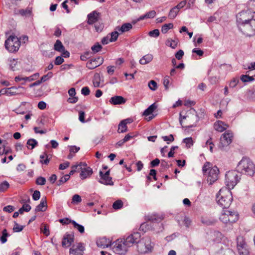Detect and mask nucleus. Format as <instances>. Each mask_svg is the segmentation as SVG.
I'll use <instances>...</instances> for the list:
<instances>
[{
  "mask_svg": "<svg viewBox=\"0 0 255 255\" xmlns=\"http://www.w3.org/2000/svg\"><path fill=\"white\" fill-rule=\"evenodd\" d=\"M72 224L75 229H77L81 234H83L85 232L84 227L81 225L78 224L75 221H72Z\"/></svg>",
  "mask_w": 255,
  "mask_h": 255,
  "instance_id": "nucleus-33",
  "label": "nucleus"
},
{
  "mask_svg": "<svg viewBox=\"0 0 255 255\" xmlns=\"http://www.w3.org/2000/svg\"><path fill=\"white\" fill-rule=\"evenodd\" d=\"M229 127L228 125L221 121H218L214 123L215 129L219 132H223Z\"/></svg>",
  "mask_w": 255,
  "mask_h": 255,
  "instance_id": "nucleus-18",
  "label": "nucleus"
},
{
  "mask_svg": "<svg viewBox=\"0 0 255 255\" xmlns=\"http://www.w3.org/2000/svg\"><path fill=\"white\" fill-rule=\"evenodd\" d=\"M9 236L7 233L6 229H4L2 231V236L0 237V241L2 244L5 243L7 241V237Z\"/></svg>",
  "mask_w": 255,
  "mask_h": 255,
  "instance_id": "nucleus-41",
  "label": "nucleus"
},
{
  "mask_svg": "<svg viewBox=\"0 0 255 255\" xmlns=\"http://www.w3.org/2000/svg\"><path fill=\"white\" fill-rule=\"evenodd\" d=\"M17 89L18 88L16 87H11L10 88H9L8 96H12L17 94Z\"/></svg>",
  "mask_w": 255,
  "mask_h": 255,
  "instance_id": "nucleus-54",
  "label": "nucleus"
},
{
  "mask_svg": "<svg viewBox=\"0 0 255 255\" xmlns=\"http://www.w3.org/2000/svg\"><path fill=\"white\" fill-rule=\"evenodd\" d=\"M93 84L95 87L97 88L100 87V76L99 74L96 73L95 74L93 80Z\"/></svg>",
  "mask_w": 255,
  "mask_h": 255,
  "instance_id": "nucleus-32",
  "label": "nucleus"
},
{
  "mask_svg": "<svg viewBox=\"0 0 255 255\" xmlns=\"http://www.w3.org/2000/svg\"><path fill=\"white\" fill-rule=\"evenodd\" d=\"M9 187V183L4 181L0 184V192H3L5 191Z\"/></svg>",
  "mask_w": 255,
  "mask_h": 255,
  "instance_id": "nucleus-45",
  "label": "nucleus"
},
{
  "mask_svg": "<svg viewBox=\"0 0 255 255\" xmlns=\"http://www.w3.org/2000/svg\"><path fill=\"white\" fill-rule=\"evenodd\" d=\"M74 241L73 235L67 234L63 238L62 241V246L63 247H68L71 246L72 242Z\"/></svg>",
  "mask_w": 255,
  "mask_h": 255,
  "instance_id": "nucleus-19",
  "label": "nucleus"
},
{
  "mask_svg": "<svg viewBox=\"0 0 255 255\" xmlns=\"http://www.w3.org/2000/svg\"><path fill=\"white\" fill-rule=\"evenodd\" d=\"M156 108L157 106L155 103H153L144 111L143 115L145 116H149L151 114Z\"/></svg>",
  "mask_w": 255,
  "mask_h": 255,
  "instance_id": "nucleus-29",
  "label": "nucleus"
},
{
  "mask_svg": "<svg viewBox=\"0 0 255 255\" xmlns=\"http://www.w3.org/2000/svg\"><path fill=\"white\" fill-rule=\"evenodd\" d=\"M238 26L246 36H251L255 34V19Z\"/></svg>",
  "mask_w": 255,
  "mask_h": 255,
  "instance_id": "nucleus-9",
  "label": "nucleus"
},
{
  "mask_svg": "<svg viewBox=\"0 0 255 255\" xmlns=\"http://www.w3.org/2000/svg\"><path fill=\"white\" fill-rule=\"evenodd\" d=\"M169 76H166L163 79V84L166 90L168 89V85L170 83L169 82Z\"/></svg>",
  "mask_w": 255,
  "mask_h": 255,
  "instance_id": "nucleus-60",
  "label": "nucleus"
},
{
  "mask_svg": "<svg viewBox=\"0 0 255 255\" xmlns=\"http://www.w3.org/2000/svg\"><path fill=\"white\" fill-rule=\"evenodd\" d=\"M237 249L240 255H249V252L247 245L244 247H239Z\"/></svg>",
  "mask_w": 255,
  "mask_h": 255,
  "instance_id": "nucleus-35",
  "label": "nucleus"
},
{
  "mask_svg": "<svg viewBox=\"0 0 255 255\" xmlns=\"http://www.w3.org/2000/svg\"><path fill=\"white\" fill-rule=\"evenodd\" d=\"M148 87L152 91H155L157 88V84L154 80H151L148 83Z\"/></svg>",
  "mask_w": 255,
  "mask_h": 255,
  "instance_id": "nucleus-52",
  "label": "nucleus"
},
{
  "mask_svg": "<svg viewBox=\"0 0 255 255\" xmlns=\"http://www.w3.org/2000/svg\"><path fill=\"white\" fill-rule=\"evenodd\" d=\"M254 13L255 12L249 8L239 12L236 16L238 26L249 22L252 20H255L254 19Z\"/></svg>",
  "mask_w": 255,
  "mask_h": 255,
  "instance_id": "nucleus-7",
  "label": "nucleus"
},
{
  "mask_svg": "<svg viewBox=\"0 0 255 255\" xmlns=\"http://www.w3.org/2000/svg\"><path fill=\"white\" fill-rule=\"evenodd\" d=\"M162 138L164 141H167L168 144H169L170 142H172L174 140L172 134H170L169 136H163Z\"/></svg>",
  "mask_w": 255,
  "mask_h": 255,
  "instance_id": "nucleus-58",
  "label": "nucleus"
},
{
  "mask_svg": "<svg viewBox=\"0 0 255 255\" xmlns=\"http://www.w3.org/2000/svg\"><path fill=\"white\" fill-rule=\"evenodd\" d=\"M179 10L175 6L171 8L169 12L168 17L171 19H174L177 15Z\"/></svg>",
  "mask_w": 255,
  "mask_h": 255,
  "instance_id": "nucleus-38",
  "label": "nucleus"
},
{
  "mask_svg": "<svg viewBox=\"0 0 255 255\" xmlns=\"http://www.w3.org/2000/svg\"><path fill=\"white\" fill-rule=\"evenodd\" d=\"M53 76V74L52 72H48L46 75H43L40 79V81L41 83L47 81L49 78H51Z\"/></svg>",
  "mask_w": 255,
  "mask_h": 255,
  "instance_id": "nucleus-55",
  "label": "nucleus"
},
{
  "mask_svg": "<svg viewBox=\"0 0 255 255\" xmlns=\"http://www.w3.org/2000/svg\"><path fill=\"white\" fill-rule=\"evenodd\" d=\"M127 131V126L125 123V121H121L119 125L118 131L119 133L125 132Z\"/></svg>",
  "mask_w": 255,
  "mask_h": 255,
  "instance_id": "nucleus-36",
  "label": "nucleus"
},
{
  "mask_svg": "<svg viewBox=\"0 0 255 255\" xmlns=\"http://www.w3.org/2000/svg\"><path fill=\"white\" fill-rule=\"evenodd\" d=\"M14 210V207L11 205H8L3 208V211L8 213H11Z\"/></svg>",
  "mask_w": 255,
  "mask_h": 255,
  "instance_id": "nucleus-64",
  "label": "nucleus"
},
{
  "mask_svg": "<svg viewBox=\"0 0 255 255\" xmlns=\"http://www.w3.org/2000/svg\"><path fill=\"white\" fill-rule=\"evenodd\" d=\"M178 42L176 40H172L171 39H168L166 41V45L170 47L173 49H175L177 46Z\"/></svg>",
  "mask_w": 255,
  "mask_h": 255,
  "instance_id": "nucleus-34",
  "label": "nucleus"
},
{
  "mask_svg": "<svg viewBox=\"0 0 255 255\" xmlns=\"http://www.w3.org/2000/svg\"><path fill=\"white\" fill-rule=\"evenodd\" d=\"M101 179L99 181L100 183L107 185H113L114 182L112 181V178L111 176H104L100 175Z\"/></svg>",
  "mask_w": 255,
  "mask_h": 255,
  "instance_id": "nucleus-24",
  "label": "nucleus"
},
{
  "mask_svg": "<svg viewBox=\"0 0 255 255\" xmlns=\"http://www.w3.org/2000/svg\"><path fill=\"white\" fill-rule=\"evenodd\" d=\"M47 208V203L46 201V199L42 198L40 201V203L39 205H38L35 209V212H44L46 211Z\"/></svg>",
  "mask_w": 255,
  "mask_h": 255,
  "instance_id": "nucleus-23",
  "label": "nucleus"
},
{
  "mask_svg": "<svg viewBox=\"0 0 255 255\" xmlns=\"http://www.w3.org/2000/svg\"><path fill=\"white\" fill-rule=\"evenodd\" d=\"M26 144L28 149H32L38 145V142L33 138H30L27 141Z\"/></svg>",
  "mask_w": 255,
  "mask_h": 255,
  "instance_id": "nucleus-31",
  "label": "nucleus"
},
{
  "mask_svg": "<svg viewBox=\"0 0 255 255\" xmlns=\"http://www.w3.org/2000/svg\"><path fill=\"white\" fill-rule=\"evenodd\" d=\"M199 121V116L193 108H191L186 114L182 116L180 114L179 122L182 128H191L195 127Z\"/></svg>",
  "mask_w": 255,
  "mask_h": 255,
  "instance_id": "nucleus-2",
  "label": "nucleus"
},
{
  "mask_svg": "<svg viewBox=\"0 0 255 255\" xmlns=\"http://www.w3.org/2000/svg\"><path fill=\"white\" fill-rule=\"evenodd\" d=\"M123 205V202L121 200H117L115 201L113 204V208L114 209H120Z\"/></svg>",
  "mask_w": 255,
  "mask_h": 255,
  "instance_id": "nucleus-49",
  "label": "nucleus"
},
{
  "mask_svg": "<svg viewBox=\"0 0 255 255\" xmlns=\"http://www.w3.org/2000/svg\"><path fill=\"white\" fill-rule=\"evenodd\" d=\"M102 48V47L101 45H100L99 43H97L91 47V49L94 53L99 52Z\"/></svg>",
  "mask_w": 255,
  "mask_h": 255,
  "instance_id": "nucleus-50",
  "label": "nucleus"
},
{
  "mask_svg": "<svg viewBox=\"0 0 255 255\" xmlns=\"http://www.w3.org/2000/svg\"><path fill=\"white\" fill-rule=\"evenodd\" d=\"M92 173L93 170L91 167H81V173L80 174V177L82 179H85L88 177L90 176L92 174Z\"/></svg>",
  "mask_w": 255,
  "mask_h": 255,
  "instance_id": "nucleus-16",
  "label": "nucleus"
},
{
  "mask_svg": "<svg viewBox=\"0 0 255 255\" xmlns=\"http://www.w3.org/2000/svg\"><path fill=\"white\" fill-rule=\"evenodd\" d=\"M99 13L96 11H94L88 15V20L87 23L89 24H93L98 21V16Z\"/></svg>",
  "mask_w": 255,
  "mask_h": 255,
  "instance_id": "nucleus-21",
  "label": "nucleus"
},
{
  "mask_svg": "<svg viewBox=\"0 0 255 255\" xmlns=\"http://www.w3.org/2000/svg\"><path fill=\"white\" fill-rule=\"evenodd\" d=\"M249 9L255 13V0H250L248 3Z\"/></svg>",
  "mask_w": 255,
  "mask_h": 255,
  "instance_id": "nucleus-59",
  "label": "nucleus"
},
{
  "mask_svg": "<svg viewBox=\"0 0 255 255\" xmlns=\"http://www.w3.org/2000/svg\"><path fill=\"white\" fill-rule=\"evenodd\" d=\"M103 62L104 59L98 57L89 61L86 64V67L89 69H94L102 64Z\"/></svg>",
  "mask_w": 255,
  "mask_h": 255,
  "instance_id": "nucleus-13",
  "label": "nucleus"
},
{
  "mask_svg": "<svg viewBox=\"0 0 255 255\" xmlns=\"http://www.w3.org/2000/svg\"><path fill=\"white\" fill-rule=\"evenodd\" d=\"M216 200L218 204L223 209L220 220L225 224L236 222L239 218L238 214L236 212L227 209L230 206L232 201L231 191L227 188L221 189L216 196Z\"/></svg>",
  "mask_w": 255,
  "mask_h": 255,
  "instance_id": "nucleus-1",
  "label": "nucleus"
},
{
  "mask_svg": "<svg viewBox=\"0 0 255 255\" xmlns=\"http://www.w3.org/2000/svg\"><path fill=\"white\" fill-rule=\"evenodd\" d=\"M40 162L42 164L47 165L49 162V159L48 158V155L46 152L40 156Z\"/></svg>",
  "mask_w": 255,
  "mask_h": 255,
  "instance_id": "nucleus-37",
  "label": "nucleus"
},
{
  "mask_svg": "<svg viewBox=\"0 0 255 255\" xmlns=\"http://www.w3.org/2000/svg\"><path fill=\"white\" fill-rule=\"evenodd\" d=\"M14 13L16 14H20L22 16H29L32 13V8L27 7L26 9H15Z\"/></svg>",
  "mask_w": 255,
  "mask_h": 255,
  "instance_id": "nucleus-20",
  "label": "nucleus"
},
{
  "mask_svg": "<svg viewBox=\"0 0 255 255\" xmlns=\"http://www.w3.org/2000/svg\"><path fill=\"white\" fill-rule=\"evenodd\" d=\"M120 32L118 30H116L111 33V38H110V42H114L116 41L118 37L119 34H120Z\"/></svg>",
  "mask_w": 255,
  "mask_h": 255,
  "instance_id": "nucleus-40",
  "label": "nucleus"
},
{
  "mask_svg": "<svg viewBox=\"0 0 255 255\" xmlns=\"http://www.w3.org/2000/svg\"><path fill=\"white\" fill-rule=\"evenodd\" d=\"M91 53L89 51L85 52L80 56V59L82 61H86L91 57Z\"/></svg>",
  "mask_w": 255,
  "mask_h": 255,
  "instance_id": "nucleus-57",
  "label": "nucleus"
},
{
  "mask_svg": "<svg viewBox=\"0 0 255 255\" xmlns=\"http://www.w3.org/2000/svg\"><path fill=\"white\" fill-rule=\"evenodd\" d=\"M5 48L10 52L17 51L20 46L19 38L15 35H10L4 42Z\"/></svg>",
  "mask_w": 255,
  "mask_h": 255,
  "instance_id": "nucleus-6",
  "label": "nucleus"
},
{
  "mask_svg": "<svg viewBox=\"0 0 255 255\" xmlns=\"http://www.w3.org/2000/svg\"><path fill=\"white\" fill-rule=\"evenodd\" d=\"M65 47L59 40H57L54 45V49L58 52H62L64 50Z\"/></svg>",
  "mask_w": 255,
  "mask_h": 255,
  "instance_id": "nucleus-28",
  "label": "nucleus"
},
{
  "mask_svg": "<svg viewBox=\"0 0 255 255\" xmlns=\"http://www.w3.org/2000/svg\"><path fill=\"white\" fill-rule=\"evenodd\" d=\"M31 209V207L29 204H25L18 210V211L20 214H22L24 211L26 212L30 211Z\"/></svg>",
  "mask_w": 255,
  "mask_h": 255,
  "instance_id": "nucleus-43",
  "label": "nucleus"
},
{
  "mask_svg": "<svg viewBox=\"0 0 255 255\" xmlns=\"http://www.w3.org/2000/svg\"><path fill=\"white\" fill-rule=\"evenodd\" d=\"M81 201H82L81 198L79 195L75 194L72 197V203L77 204L78 203L81 202Z\"/></svg>",
  "mask_w": 255,
  "mask_h": 255,
  "instance_id": "nucleus-51",
  "label": "nucleus"
},
{
  "mask_svg": "<svg viewBox=\"0 0 255 255\" xmlns=\"http://www.w3.org/2000/svg\"><path fill=\"white\" fill-rule=\"evenodd\" d=\"M219 169L216 166L211 168L209 172L207 177V181L210 185H212L218 179Z\"/></svg>",
  "mask_w": 255,
  "mask_h": 255,
  "instance_id": "nucleus-12",
  "label": "nucleus"
},
{
  "mask_svg": "<svg viewBox=\"0 0 255 255\" xmlns=\"http://www.w3.org/2000/svg\"><path fill=\"white\" fill-rule=\"evenodd\" d=\"M132 28V24L130 23H124L121 27L117 26L115 28L116 30H118L121 34L128 31Z\"/></svg>",
  "mask_w": 255,
  "mask_h": 255,
  "instance_id": "nucleus-22",
  "label": "nucleus"
},
{
  "mask_svg": "<svg viewBox=\"0 0 255 255\" xmlns=\"http://www.w3.org/2000/svg\"><path fill=\"white\" fill-rule=\"evenodd\" d=\"M69 179V175H65L57 182L56 184L57 186H60L67 182Z\"/></svg>",
  "mask_w": 255,
  "mask_h": 255,
  "instance_id": "nucleus-44",
  "label": "nucleus"
},
{
  "mask_svg": "<svg viewBox=\"0 0 255 255\" xmlns=\"http://www.w3.org/2000/svg\"><path fill=\"white\" fill-rule=\"evenodd\" d=\"M14 227L13 228V231L14 232H19L21 231L24 227V226H21L19 225L18 223H17L16 222H14Z\"/></svg>",
  "mask_w": 255,
  "mask_h": 255,
  "instance_id": "nucleus-48",
  "label": "nucleus"
},
{
  "mask_svg": "<svg viewBox=\"0 0 255 255\" xmlns=\"http://www.w3.org/2000/svg\"><path fill=\"white\" fill-rule=\"evenodd\" d=\"M247 244H246L244 239L243 237L239 236L237 238V249L239 248V247H244Z\"/></svg>",
  "mask_w": 255,
  "mask_h": 255,
  "instance_id": "nucleus-42",
  "label": "nucleus"
},
{
  "mask_svg": "<svg viewBox=\"0 0 255 255\" xmlns=\"http://www.w3.org/2000/svg\"><path fill=\"white\" fill-rule=\"evenodd\" d=\"M154 244L149 237L146 236L140 240L137 245L138 252L140 254H148L152 252Z\"/></svg>",
  "mask_w": 255,
  "mask_h": 255,
  "instance_id": "nucleus-4",
  "label": "nucleus"
},
{
  "mask_svg": "<svg viewBox=\"0 0 255 255\" xmlns=\"http://www.w3.org/2000/svg\"><path fill=\"white\" fill-rule=\"evenodd\" d=\"M126 99L121 96H115L110 99V103L113 105H121L126 103Z\"/></svg>",
  "mask_w": 255,
  "mask_h": 255,
  "instance_id": "nucleus-17",
  "label": "nucleus"
},
{
  "mask_svg": "<svg viewBox=\"0 0 255 255\" xmlns=\"http://www.w3.org/2000/svg\"><path fill=\"white\" fill-rule=\"evenodd\" d=\"M46 181V179L44 177L39 176L36 180V184L38 185H44Z\"/></svg>",
  "mask_w": 255,
  "mask_h": 255,
  "instance_id": "nucleus-53",
  "label": "nucleus"
},
{
  "mask_svg": "<svg viewBox=\"0 0 255 255\" xmlns=\"http://www.w3.org/2000/svg\"><path fill=\"white\" fill-rule=\"evenodd\" d=\"M241 80L243 82H248L254 80V78L253 76H250L248 75H242L241 76Z\"/></svg>",
  "mask_w": 255,
  "mask_h": 255,
  "instance_id": "nucleus-46",
  "label": "nucleus"
},
{
  "mask_svg": "<svg viewBox=\"0 0 255 255\" xmlns=\"http://www.w3.org/2000/svg\"><path fill=\"white\" fill-rule=\"evenodd\" d=\"M233 133L230 130L226 131L220 138V147L223 149L229 145L233 140Z\"/></svg>",
  "mask_w": 255,
  "mask_h": 255,
  "instance_id": "nucleus-11",
  "label": "nucleus"
},
{
  "mask_svg": "<svg viewBox=\"0 0 255 255\" xmlns=\"http://www.w3.org/2000/svg\"><path fill=\"white\" fill-rule=\"evenodd\" d=\"M160 32L158 29H155L150 31L148 33V35L152 37H157L159 35Z\"/></svg>",
  "mask_w": 255,
  "mask_h": 255,
  "instance_id": "nucleus-56",
  "label": "nucleus"
},
{
  "mask_svg": "<svg viewBox=\"0 0 255 255\" xmlns=\"http://www.w3.org/2000/svg\"><path fill=\"white\" fill-rule=\"evenodd\" d=\"M84 250L83 244L81 243H78L77 245H74L70 249V255H82V253Z\"/></svg>",
  "mask_w": 255,
  "mask_h": 255,
  "instance_id": "nucleus-14",
  "label": "nucleus"
},
{
  "mask_svg": "<svg viewBox=\"0 0 255 255\" xmlns=\"http://www.w3.org/2000/svg\"><path fill=\"white\" fill-rule=\"evenodd\" d=\"M239 172L237 170H231L227 172L225 175V183L228 189H233L238 183L241 179V175H239Z\"/></svg>",
  "mask_w": 255,
  "mask_h": 255,
  "instance_id": "nucleus-5",
  "label": "nucleus"
},
{
  "mask_svg": "<svg viewBox=\"0 0 255 255\" xmlns=\"http://www.w3.org/2000/svg\"><path fill=\"white\" fill-rule=\"evenodd\" d=\"M153 56L151 54H147L143 56L140 60L139 63L140 64L145 65L152 61Z\"/></svg>",
  "mask_w": 255,
  "mask_h": 255,
  "instance_id": "nucleus-25",
  "label": "nucleus"
},
{
  "mask_svg": "<svg viewBox=\"0 0 255 255\" xmlns=\"http://www.w3.org/2000/svg\"><path fill=\"white\" fill-rule=\"evenodd\" d=\"M239 173L253 176L255 172V165L251 159L247 157H243L239 162L237 167Z\"/></svg>",
  "mask_w": 255,
  "mask_h": 255,
  "instance_id": "nucleus-3",
  "label": "nucleus"
},
{
  "mask_svg": "<svg viewBox=\"0 0 255 255\" xmlns=\"http://www.w3.org/2000/svg\"><path fill=\"white\" fill-rule=\"evenodd\" d=\"M113 251L116 254L120 255L126 254L128 251V249L129 248L123 239H118L113 243Z\"/></svg>",
  "mask_w": 255,
  "mask_h": 255,
  "instance_id": "nucleus-8",
  "label": "nucleus"
},
{
  "mask_svg": "<svg viewBox=\"0 0 255 255\" xmlns=\"http://www.w3.org/2000/svg\"><path fill=\"white\" fill-rule=\"evenodd\" d=\"M140 233L138 232H135L128 235L126 239L124 238L123 239L128 246L130 248L135 244H137V245L140 241Z\"/></svg>",
  "mask_w": 255,
  "mask_h": 255,
  "instance_id": "nucleus-10",
  "label": "nucleus"
},
{
  "mask_svg": "<svg viewBox=\"0 0 255 255\" xmlns=\"http://www.w3.org/2000/svg\"><path fill=\"white\" fill-rule=\"evenodd\" d=\"M40 197V192L39 191L35 190L32 194V199L34 201H37Z\"/></svg>",
  "mask_w": 255,
  "mask_h": 255,
  "instance_id": "nucleus-61",
  "label": "nucleus"
},
{
  "mask_svg": "<svg viewBox=\"0 0 255 255\" xmlns=\"http://www.w3.org/2000/svg\"><path fill=\"white\" fill-rule=\"evenodd\" d=\"M147 220L151 223H159L161 221L162 218L156 215H148L146 217Z\"/></svg>",
  "mask_w": 255,
  "mask_h": 255,
  "instance_id": "nucleus-26",
  "label": "nucleus"
},
{
  "mask_svg": "<svg viewBox=\"0 0 255 255\" xmlns=\"http://www.w3.org/2000/svg\"><path fill=\"white\" fill-rule=\"evenodd\" d=\"M202 223L206 226H211L215 224L216 221L215 219L207 217H203L201 219Z\"/></svg>",
  "mask_w": 255,
  "mask_h": 255,
  "instance_id": "nucleus-30",
  "label": "nucleus"
},
{
  "mask_svg": "<svg viewBox=\"0 0 255 255\" xmlns=\"http://www.w3.org/2000/svg\"><path fill=\"white\" fill-rule=\"evenodd\" d=\"M110 243V240L107 239L106 237L100 238L98 239L96 242L97 246L103 249L108 248L111 246V244Z\"/></svg>",
  "mask_w": 255,
  "mask_h": 255,
  "instance_id": "nucleus-15",
  "label": "nucleus"
},
{
  "mask_svg": "<svg viewBox=\"0 0 255 255\" xmlns=\"http://www.w3.org/2000/svg\"><path fill=\"white\" fill-rule=\"evenodd\" d=\"M183 141L186 144V146L187 148H190L193 144V140L191 137L184 138Z\"/></svg>",
  "mask_w": 255,
  "mask_h": 255,
  "instance_id": "nucleus-47",
  "label": "nucleus"
},
{
  "mask_svg": "<svg viewBox=\"0 0 255 255\" xmlns=\"http://www.w3.org/2000/svg\"><path fill=\"white\" fill-rule=\"evenodd\" d=\"M173 28V24L172 23H169L167 24H164L161 28V32L163 33H166L167 32V31L170 29H172Z\"/></svg>",
  "mask_w": 255,
  "mask_h": 255,
  "instance_id": "nucleus-39",
  "label": "nucleus"
},
{
  "mask_svg": "<svg viewBox=\"0 0 255 255\" xmlns=\"http://www.w3.org/2000/svg\"><path fill=\"white\" fill-rule=\"evenodd\" d=\"M218 255H236L235 253L230 249H221L218 252Z\"/></svg>",
  "mask_w": 255,
  "mask_h": 255,
  "instance_id": "nucleus-27",
  "label": "nucleus"
},
{
  "mask_svg": "<svg viewBox=\"0 0 255 255\" xmlns=\"http://www.w3.org/2000/svg\"><path fill=\"white\" fill-rule=\"evenodd\" d=\"M63 62L64 59L62 57V56H57L55 58L54 64L56 65H59L61 64Z\"/></svg>",
  "mask_w": 255,
  "mask_h": 255,
  "instance_id": "nucleus-62",
  "label": "nucleus"
},
{
  "mask_svg": "<svg viewBox=\"0 0 255 255\" xmlns=\"http://www.w3.org/2000/svg\"><path fill=\"white\" fill-rule=\"evenodd\" d=\"M90 91L88 87H84L81 89V94L84 96H88L90 94Z\"/></svg>",
  "mask_w": 255,
  "mask_h": 255,
  "instance_id": "nucleus-63",
  "label": "nucleus"
}]
</instances>
